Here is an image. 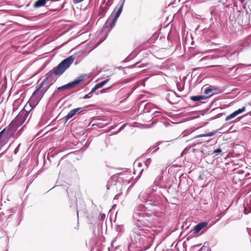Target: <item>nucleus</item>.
<instances>
[{
  "label": "nucleus",
  "mask_w": 251,
  "mask_h": 251,
  "mask_svg": "<svg viewBox=\"0 0 251 251\" xmlns=\"http://www.w3.org/2000/svg\"><path fill=\"white\" fill-rule=\"evenodd\" d=\"M199 151H200V149H197V151L196 152L195 154H196V155L197 156V157L198 158V154H199Z\"/></svg>",
  "instance_id": "nucleus-44"
},
{
  "label": "nucleus",
  "mask_w": 251,
  "mask_h": 251,
  "mask_svg": "<svg viewBox=\"0 0 251 251\" xmlns=\"http://www.w3.org/2000/svg\"><path fill=\"white\" fill-rule=\"evenodd\" d=\"M151 162V159L148 158L144 162V164H145V165L147 167V168H148L149 167V166L150 165Z\"/></svg>",
  "instance_id": "nucleus-24"
},
{
  "label": "nucleus",
  "mask_w": 251,
  "mask_h": 251,
  "mask_svg": "<svg viewBox=\"0 0 251 251\" xmlns=\"http://www.w3.org/2000/svg\"><path fill=\"white\" fill-rule=\"evenodd\" d=\"M81 109H82V108H81V107H78V108L73 109L72 111H73L74 114H75L77 113L80 112L81 111Z\"/></svg>",
  "instance_id": "nucleus-25"
},
{
  "label": "nucleus",
  "mask_w": 251,
  "mask_h": 251,
  "mask_svg": "<svg viewBox=\"0 0 251 251\" xmlns=\"http://www.w3.org/2000/svg\"><path fill=\"white\" fill-rule=\"evenodd\" d=\"M148 152H150L151 151V148H149L148 151H147Z\"/></svg>",
  "instance_id": "nucleus-53"
},
{
  "label": "nucleus",
  "mask_w": 251,
  "mask_h": 251,
  "mask_svg": "<svg viewBox=\"0 0 251 251\" xmlns=\"http://www.w3.org/2000/svg\"><path fill=\"white\" fill-rule=\"evenodd\" d=\"M249 66H251V64H250Z\"/></svg>",
  "instance_id": "nucleus-63"
},
{
  "label": "nucleus",
  "mask_w": 251,
  "mask_h": 251,
  "mask_svg": "<svg viewBox=\"0 0 251 251\" xmlns=\"http://www.w3.org/2000/svg\"><path fill=\"white\" fill-rule=\"evenodd\" d=\"M18 210V208L17 207H14L11 209H10V211L11 213H15L16 212V211Z\"/></svg>",
  "instance_id": "nucleus-35"
},
{
  "label": "nucleus",
  "mask_w": 251,
  "mask_h": 251,
  "mask_svg": "<svg viewBox=\"0 0 251 251\" xmlns=\"http://www.w3.org/2000/svg\"><path fill=\"white\" fill-rule=\"evenodd\" d=\"M133 222L134 226L141 230L145 226H155L158 223V218L152 213L148 212L146 206L140 204L133 211Z\"/></svg>",
  "instance_id": "nucleus-1"
},
{
  "label": "nucleus",
  "mask_w": 251,
  "mask_h": 251,
  "mask_svg": "<svg viewBox=\"0 0 251 251\" xmlns=\"http://www.w3.org/2000/svg\"><path fill=\"white\" fill-rule=\"evenodd\" d=\"M105 215L104 214H102L100 215V219L101 220H103L105 218Z\"/></svg>",
  "instance_id": "nucleus-43"
},
{
  "label": "nucleus",
  "mask_w": 251,
  "mask_h": 251,
  "mask_svg": "<svg viewBox=\"0 0 251 251\" xmlns=\"http://www.w3.org/2000/svg\"><path fill=\"white\" fill-rule=\"evenodd\" d=\"M222 152V150L220 148H218V149H217L216 150H215L214 151H213V153H220Z\"/></svg>",
  "instance_id": "nucleus-30"
},
{
  "label": "nucleus",
  "mask_w": 251,
  "mask_h": 251,
  "mask_svg": "<svg viewBox=\"0 0 251 251\" xmlns=\"http://www.w3.org/2000/svg\"><path fill=\"white\" fill-rule=\"evenodd\" d=\"M21 221V219H20V221L19 222V224L20 223V221Z\"/></svg>",
  "instance_id": "nucleus-62"
},
{
  "label": "nucleus",
  "mask_w": 251,
  "mask_h": 251,
  "mask_svg": "<svg viewBox=\"0 0 251 251\" xmlns=\"http://www.w3.org/2000/svg\"><path fill=\"white\" fill-rule=\"evenodd\" d=\"M248 233L251 236V228L248 230Z\"/></svg>",
  "instance_id": "nucleus-51"
},
{
  "label": "nucleus",
  "mask_w": 251,
  "mask_h": 251,
  "mask_svg": "<svg viewBox=\"0 0 251 251\" xmlns=\"http://www.w3.org/2000/svg\"><path fill=\"white\" fill-rule=\"evenodd\" d=\"M68 89L67 86L66 84L58 87L57 89L54 91V92L52 94V96L53 97H60L61 95L59 94V91L63 90V89Z\"/></svg>",
  "instance_id": "nucleus-15"
},
{
  "label": "nucleus",
  "mask_w": 251,
  "mask_h": 251,
  "mask_svg": "<svg viewBox=\"0 0 251 251\" xmlns=\"http://www.w3.org/2000/svg\"><path fill=\"white\" fill-rule=\"evenodd\" d=\"M84 0H72V1L74 4H77L81 2Z\"/></svg>",
  "instance_id": "nucleus-31"
},
{
  "label": "nucleus",
  "mask_w": 251,
  "mask_h": 251,
  "mask_svg": "<svg viewBox=\"0 0 251 251\" xmlns=\"http://www.w3.org/2000/svg\"><path fill=\"white\" fill-rule=\"evenodd\" d=\"M126 124H125L123 125H122L121 126V127L119 129V130L117 132H114L113 134H116L118 133H119V132H120L122 129H123L125 127V126H126Z\"/></svg>",
  "instance_id": "nucleus-27"
},
{
  "label": "nucleus",
  "mask_w": 251,
  "mask_h": 251,
  "mask_svg": "<svg viewBox=\"0 0 251 251\" xmlns=\"http://www.w3.org/2000/svg\"><path fill=\"white\" fill-rule=\"evenodd\" d=\"M154 105L153 104L151 103H146L144 105V109L143 111L144 113H148L151 111V110L153 109Z\"/></svg>",
  "instance_id": "nucleus-13"
},
{
  "label": "nucleus",
  "mask_w": 251,
  "mask_h": 251,
  "mask_svg": "<svg viewBox=\"0 0 251 251\" xmlns=\"http://www.w3.org/2000/svg\"><path fill=\"white\" fill-rule=\"evenodd\" d=\"M246 110V107L245 106L241 108H240L236 111H234V113H235L236 116L238 115L239 114L242 113V112H244Z\"/></svg>",
  "instance_id": "nucleus-20"
},
{
  "label": "nucleus",
  "mask_w": 251,
  "mask_h": 251,
  "mask_svg": "<svg viewBox=\"0 0 251 251\" xmlns=\"http://www.w3.org/2000/svg\"><path fill=\"white\" fill-rule=\"evenodd\" d=\"M20 146H21V144H19L18 145V146L16 147V148L15 149V150L14 151V154H16L18 152L19 149H20Z\"/></svg>",
  "instance_id": "nucleus-29"
},
{
  "label": "nucleus",
  "mask_w": 251,
  "mask_h": 251,
  "mask_svg": "<svg viewBox=\"0 0 251 251\" xmlns=\"http://www.w3.org/2000/svg\"><path fill=\"white\" fill-rule=\"evenodd\" d=\"M49 0H38L34 4V8H38L44 6Z\"/></svg>",
  "instance_id": "nucleus-16"
},
{
  "label": "nucleus",
  "mask_w": 251,
  "mask_h": 251,
  "mask_svg": "<svg viewBox=\"0 0 251 251\" xmlns=\"http://www.w3.org/2000/svg\"><path fill=\"white\" fill-rule=\"evenodd\" d=\"M207 225L208 223L207 222H201L199 223L196 226H195L193 230L194 233L199 232L201 229L206 226Z\"/></svg>",
  "instance_id": "nucleus-11"
},
{
  "label": "nucleus",
  "mask_w": 251,
  "mask_h": 251,
  "mask_svg": "<svg viewBox=\"0 0 251 251\" xmlns=\"http://www.w3.org/2000/svg\"><path fill=\"white\" fill-rule=\"evenodd\" d=\"M143 195V193H141V194H140V195L139 197H140L141 195Z\"/></svg>",
  "instance_id": "nucleus-56"
},
{
  "label": "nucleus",
  "mask_w": 251,
  "mask_h": 251,
  "mask_svg": "<svg viewBox=\"0 0 251 251\" xmlns=\"http://www.w3.org/2000/svg\"><path fill=\"white\" fill-rule=\"evenodd\" d=\"M162 176H159V177H157L155 181H154V183H155V184L157 186H159L160 187V188H167L168 187L167 185H166V184H164L162 181Z\"/></svg>",
  "instance_id": "nucleus-14"
},
{
  "label": "nucleus",
  "mask_w": 251,
  "mask_h": 251,
  "mask_svg": "<svg viewBox=\"0 0 251 251\" xmlns=\"http://www.w3.org/2000/svg\"><path fill=\"white\" fill-rule=\"evenodd\" d=\"M77 217L78 216V211H77Z\"/></svg>",
  "instance_id": "nucleus-59"
},
{
  "label": "nucleus",
  "mask_w": 251,
  "mask_h": 251,
  "mask_svg": "<svg viewBox=\"0 0 251 251\" xmlns=\"http://www.w3.org/2000/svg\"><path fill=\"white\" fill-rule=\"evenodd\" d=\"M189 131H185V132H184V135H183V136H186V135H187V134H189Z\"/></svg>",
  "instance_id": "nucleus-45"
},
{
  "label": "nucleus",
  "mask_w": 251,
  "mask_h": 251,
  "mask_svg": "<svg viewBox=\"0 0 251 251\" xmlns=\"http://www.w3.org/2000/svg\"><path fill=\"white\" fill-rule=\"evenodd\" d=\"M125 0H120L118 4L114 8L111 15L108 18L106 21L104 25L103 26L102 30H105L109 25L110 27L108 31L115 26L117 20L120 15H121L123 10V6L125 3Z\"/></svg>",
  "instance_id": "nucleus-4"
},
{
  "label": "nucleus",
  "mask_w": 251,
  "mask_h": 251,
  "mask_svg": "<svg viewBox=\"0 0 251 251\" xmlns=\"http://www.w3.org/2000/svg\"><path fill=\"white\" fill-rule=\"evenodd\" d=\"M238 54L236 52H232L230 54H228L227 58L229 60H233L237 58Z\"/></svg>",
  "instance_id": "nucleus-18"
},
{
  "label": "nucleus",
  "mask_w": 251,
  "mask_h": 251,
  "mask_svg": "<svg viewBox=\"0 0 251 251\" xmlns=\"http://www.w3.org/2000/svg\"><path fill=\"white\" fill-rule=\"evenodd\" d=\"M245 176L246 177L251 178V173H247L245 174Z\"/></svg>",
  "instance_id": "nucleus-39"
},
{
  "label": "nucleus",
  "mask_w": 251,
  "mask_h": 251,
  "mask_svg": "<svg viewBox=\"0 0 251 251\" xmlns=\"http://www.w3.org/2000/svg\"><path fill=\"white\" fill-rule=\"evenodd\" d=\"M145 66L144 64H142V65H141L139 67L140 68H142V67H144Z\"/></svg>",
  "instance_id": "nucleus-52"
},
{
  "label": "nucleus",
  "mask_w": 251,
  "mask_h": 251,
  "mask_svg": "<svg viewBox=\"0 0 251 251\" xmlns=\"http://www.w3.org/2000/svg\"><path fill=\"white\" fill-rule=\"evenodd\" d=\"M84 77V76L83 75H80V76L77 77L76 78V79H75V80L66 84L68 89L72 88V87H74L75 86L77 85L81 82L83 81Z\"/></svg>",
  "instance_id": "nucleus-8"
},
{
  "label": "nucleus",
  "mask_w": 251,
  "mask_h": 251,
  "mask_svg": "<svg viewBox=\"0 0 251 251\" xmlns=\"http://www.w3.org/2000/svg\"><path fill=\"white\" fill-rule=\"evenodd\" d=\"M98 89L96 86H95L91 90V92H90V94H92L94 93L96 90Z\"/></svg>",
  "instance_id": "nucleus-37"
},
{
  "label": "nucleus",
  "mask_w": 251,
  "mask_h": 251,
  "mask_svg": "<svg viewBox=\"0 0 251 251\" xmlns=\"http://www.w3.org/2000/svg\"><path fill=\"white\" fill-rule=\"evenodd\" d=\"M111 87H109L108 88H105V89H103L102 90H100V93L101 94H102V93H106L107 92V90L109 89H110Z\"/></svg>",
  "instance_id": "nucleus-34"
},
{
  "label": "nucleus",
  "mask_w": 251,
  "mask_h": 251,
  "mask_svg": "<svg viewBox=\"0 0 251 251\" xmlns=\"http://www.w3.org/2000/svg\"><path fill=\"white\" fill-rule=\"evenodd\" d=\"M200 143L194 144L189 147L186 148L182 152V153H187L188 152H192L195 153L197 151L198 148H195L194 147L199 145Z\"/></svg>",
  "instance_id": "nucleus-10"
},
{
  "label": "nucleus",
  "mask_w": 251,
  "mask_h": 251,
  "mask_svg": "<svg viewBox=\"0 0 251 251\" xmlns=\"http://www.w3.org/2000/svg\"><path fill=\"white\" fill-rule=\"evenodd\" d=\"M132 243L128 246V249L136 247L141 251L146 250L150 248L153 242V238L151 236L141 235L140 233H135L131 235Z\"/></svg>",
  "instance_id": "nucleus-3"
},
{
  "label": "nucleus",
  "mask_w": 251,
  "mask_h": 251,
  "mask_svg": "<svg viewBox=\"0 0 251 251\" xmlns=\"http://www.w3.org/2000/svg\"><path fill=\"white\" fill-rule=\"evenodd\" d=\"M49 88V86H47L46 87H44L42 89H41V90H39V92L41 93H42L43 94V96H44V94L45 93V92L47 91V90H48Z\"/></svg>",
  "instance_id": "nucleus-26"
},
{
  "label": "nucleus",
  "mask_w": 251,
  "mask_h": 251,
  "mask_svg": "<svg viewBox=\"0 0 251 251\" xmlns=\"http://www.w3.org/2000/svg\"><path fill=\"white\" fill-rule=\"evenodd\" d=\"M43 97L42 93H41L38 89H36L31 97H30L29 102L31 106H36Z\"/></svg>",
  "instance_id": "nucleus-7"
},
{
  "label": "nucleus",
  "mask_w": 251,
  "mask_h": 251,
  "mask_svg": "<svg viewBox=\"0 0 251 251\" xmlns=\"http://www.w3.org/2000/svg\"><path fill=\"white\" fill-rule=\"evenodd\" d=\"M143 170H144V169H142V170H141V172H142L143 171Z\"/></svg>",
  "instance_id": "nucleus-61"
},
{
  "label": "nucleus",
  "mask_w": 251,
  "mask_h": 251,
  "mask_svg": "<svg viewBox=\"0 0 251 251\" xmlns=\"http://www.w3.org/2000/svg\"><path fill=\"white\" fill-rule=\"evenodd\" d=\"M124 226L122 225H117L115 227V230L117 232H121L123 229Z\"/></svg>",
  "instance_id": "nucleus-23"
},
{
  "label": "nucleus",
  "mask_w": 251,
  "mask_h": 251,
  "mask_svg": "<svg viewBox=\"0 0 251 251\" xmlns=\"http://www.w3.org/2000/svg\"><path fill=\"white\" fill-rule=\"evenodd\" d=\"M110 183H111V182L110 181H109L108 182V184H107V189H109V184H110Z\"/></svg>",
  "instance_id": "nucleus-47"
},
{
  "label": "nucleus",
  "mask_w": 251,
  "mask_h": 251,
  "mask_svg": "<svg viewBox=\"0 0 251 251\" xmlns=\"http://www.w3.org/2000/svg\"><path fill=\"white\" fill-rule=\"evenodd\" d=\"M11 215H12L11 214H10L9 218H10V217L11 216Z\"/></svg>",
  "instance_id": "nucleus-60"
},
{
  "label": "nucleus",
  "mask_w": 251,
  "mask_h": 251,
  "mask_svg": "<svg viewBox=\"0 0 251 251\" xmlns=\"http://www.w3.org/2000/svg\"><path fill=\"white\" fill-rule=\"evenodd\" d=\"M137 64L138 63L135 64L134 65H133V67H135Z\"/></svg>",
  "instance_id": "nucleus-54"
},
{
  "label": "nucleus",
  "mask_w": 251,
  "mask_h": 251,
  "mask_svg": "<svg viewBox=\"0 0 251 251\" xmlns=\"http://www.w3.org/2000/svg\"><path fill=\"white\" fill-rule=\"evenodd\" d=\"M212 91V89L209 88H207L205 89L204 91V93L206 94H208L210 92H211Z\"/></svg>",
  "instance_id": "nucleus-28"
},
{
  "label": "nucleus",
  "mask_w": 251,
  "mask_h": 251,
  "mask_svg": "<svg viewBox=\"0 0 251 251\" xmlns=\"http://www.w3.org/2000/svg\"><path fill=\"white\" fill-rule=\"evenodd\" d=\"M162 200L161 196L157 195L155 193L150 194L146 201V205H151L152 206H157L161 205Z\"/></svg>",
  "instance_id": "nucleus-5"
},
{
  "label": "nucleus",
  "mask_w": 251,
  "mask_h": 251,
  "mask_svg": "<svg viewBox=\"0 0 251 251\" xmlns=\"http://www.w3.org/2000/svg\"><path fill=\"white\" fill-rule=\"evenodd\" d=\"M4 217V214L3 213H0V222L3 219Z\"/></svg>",
  "instance_id": "nucleus-40"
},
{
  "label": "nucleus",
  "mask_w": 251,
  "mask_h": 251,
  "mask_svg": "<svg viewBox=\"0 0 251 251\" xmlns=\"http://www.w3.org/2000/svg\"><path fill=\"white\" fill-rule=\"evenodd\" d=\"M75 115V114L72 110H71L64 118L65 123H66L70 119L72 118Z\"/></svg>",
  "instance_id": "nucleus-17"
},
{
  "label": "nucleus",
  "mask_w": 251,
  "mask_h": 251,
  "mask_svg": "<svg viewBox=\"0 0 251 251\" xmlns=\"http://www.w3.org/2000/svg\"><path fill=\"white\" fill-rule=\"evenodd\" d=\"M98 89L102 87L100 82H99L95 85Z\"/></svg>",
  "instance_id": "nucleus-38"
},
{
  "label": "nucleus",
  "mask_w": 251,
  "mask_h": 251,
  "mask_svg": "<svg viewBox=\"0 0 251 251\" xmlns=\"http://www.w3.org/2000/svg\"><path fill=\"white\" fill-rule=\"evenodd\" d=\"M29 113L30 111L23 109L12 121L11 124H15V126L18 127L21 126L25 122Z\"/></svg>",
  "instance_id": "nucleus-6"
},
{
  "label": "nucleus",
  "mask_w": 251,
  "mask_h": 251,
  "mask_svg": "<svg viewBox=\"0 0 251 251\" xmlns=\"http://www.w3.org/2000/svg\"><path fill=\"white\" fill-rule=\"evenodd\" d=\"M144 104V102L143 101V102H142V103H141V105H142V104Z\"/></svg>",
  "instance_id": "nucleus-58"
},
{
  "label": "nucleus",
  "mask_w": 251,
  "mask_h": 251,
  "mask_svg": "<svg viewBox=\"0 0 251 251\" xmlns=\"http://www.w3.org/2000/svg\"><path fill=\"white\" fill-rule=\"evenodd\" d=\"M210 96L207 97L204 95H199V96H191L190 98V99L194 101H200L201 100H206L208 98H209Z\"/></svg>",
  "instance_id": "nucleus-12"
},
{
  "label": "nucleus",
  "mask_w": 251,
  "mask_h": 251,
  "mask_svg": "<svg viewBox=\"0 0 251 251\" xmlns=\"http://www.w3.org/2000/svg\"><path fill=\"white\" fill-rule=\"evenodd\" d=\"M75 59V57L71 55L63 60L56 67L53 68L46 75L45 78L39 84L36 89L39 91L46 81H50L51 84L54 82L57 78L70 67Z\"/></svg>",
  "instance_id": "nucleus-2"
},
{
  "label": "nucleus",
  "mask_w": 251,
  "mask_h": 251,
  "mask_svg": "<svg viewBox=\"0 0 251 251\" xmlns=\"http://www.w3.org/2000/svg\"><path fill=\"white\" fill-rule=\"evenodd\" d=\"M182 177H183V175H182L181 176H180L179 177L180 181H179V184H178V185H179V186L180 185V183H181V178H182Z\"/></svg>",
  "instance_id": "nucleus-49"
},
{
  "label": "nucleus",
  "mask_w": 251,
  "mask_h": 251,
  "mask_svg": "<svg viewBox=\"0 0 251 251\" xmlns=\"http://www.w3.org/2000/svg\"><path fill=\"white\" fill-rule=\"evenodd\" d=\"M159 113V112H158V111H154V112L153 113V115H154V117L156 116L155 115H156V114H157V113Z\"/></svg>",
  "instance_id": "nucleus-46"
},
{
  "label": "nucleus",
  "mask_w": 251,
  "mask_h": 251,
  "mask_svg": "<svg viewBox=\"0 0 251 251\" xmlns=\"http://www.w3.org/2000/svg\"><path fill=\"white\" fill-rule=\"evenodd\" d=\"M107 36H108V33H107V34L104 36V38H103V40H102V41H103L104 40H105V39L107 38Z\"/></svg>",
  "instance_id": "nucleus-50"
},
{
  "label": "nucleus",
  "mask_w": 251,
  "mask_h": 251,
  "mask_svg": "<svg viewBox=\"0 0 251 251\" xmlns=\"http://www.w3.org/2000/svg\"><path fill=\"white\" fill-rule=\"evenodd\" d=\"M222 128H223V127H221L219 129H218L217 130H215L212 131H211V132H210L209 133H208L199 134V135H196V136H194L192 138L193 139H196V138H201V137H211V136H212L214 135L215 134H216L218 132L221 133V132H220L219 131L222 130Z\"/></svg>",
  "instance_id": "nucleus-9"
},
{
  "label": "nucleus",
  "mask_w": 251,
  "mask_h": 251,
  "mask_svg": "<svg viewBox=\"0 0 251 251\" xmlns=\"http://www.w3.org/2000/svg\"><path fill=\"white\" fill-rule=\"evenodd\" d=\"M21 214V212L20 211H19V212H18V215H20Z\"/></svg>",
  "instance_id": "nucleus-57"
},
{
  "label": "nucleus",
  "mask_w": 251,
  "mask_h": 251,
  "mask_svg": "<svg viewBox=\"0 0 251 251\" xmlns=\"http://www.w3.org/2000/svg\"><path fill=\"white\" fill-rule=\"evenodd\" d=\"M4 131H5V129H3L2 131H1L0 132V139L1 138Z\"/></svg>",
  "instance_id": "nucleus-42"
},
{
  "label": "nucleus",
  "mask_w": 251,
  "mask_h": 251,
  "mask_svg": "<svg viewBox=\"0 0 251 251\" xmlns=\"http://www.w3.org/2000/svg\"><path fill=\"white\" fill-rule=\"evenodd\" d=\"M44 125H45L44 122H43L42 120H41L39 122L38 126L39 127H42V126H43Z\"/></svg>",
  "instance_id": "nucleus-33"
},
{
  "label": "nucleus",
  "mask_w": 251,
  "mask_h": 251,
  "mask_svg": "<svg viewBox=\"0 0 251 251\" xmlns=\"http://www.w3.org/2000/svg\"><path fill=\"white\" fill-rule=\"evenodd\" d=\"M109 81V79H107L105 80H103L101 82H100L101 84V85L103 86H104L105 84H106L108 81Z\"/></svg>",
  "instance_id": "nucleus-32"
},
{
  "label": "nucleus",
  "mask_w": 251,
  "mask_h": 251,
  "mask_svg": "<svg viewBox=\"0 0 251 251\" xmlns=\"http://www.w3.org/2000/svg\"><path fill=\"white\" fill-rule=\"evenodd\" d=\"M155 148V149L153 151V152H155L157 150H158L159 149V147H158V146H157Z\"/></svg>",
  "instance_id": "nucleus-48"
},
{
  "label": "nucleus",
  "mask_w": 251,
  "mask_h": 251,
  "mask_svg": "<svg viewBox=\"0 0 251 251\" xmlns=\"http://www.w3.org/2000/svg\"><path fill=\"white\" fill-rule=\"evenodd\" d=\"M205 153L204 151L202 148H200V151H199L198 158L201 159L204 157Z\"/></svg>",
  "instance_id": "nucleus-19"
},
{
  "label": "nucleus",
  "mask_w": 251,
  "mask_h": 251,
  "mask_svg": "<svg viewBox=\"0 0 251 251\" xmlns=\"http://www.w3.org/2000/svg\"><path fill=\"white\" fill-rule=\"evenodd\" d=\"M237 173L238 174H243V173H244V171H243V170H238L237 172Z\"/></svg>",
  "instance_id": "nucleus-41"
},
{
  "label": "nucleus",
  "mask_w": 251,
  "mask_h": 251,
  "mask_svg": "<svg viewBox=\"0 0 251 251\" xmlns=\"http://www.w3.org/2000/svg\"><path fill=\"white\" fill-rule=\"evenodd\" d=\"M138 166L139 167L142 166V164L141 163H139Z\"/></svg>",
  "instance_id": "nucleus-55"
},
{
  "label": "nucleus",
  "mask_w": 251,
  "mask_h": 251,
  "mask_svg": "<svg viewBox=\"0 0 251 251\" xmlns=\"http://www.w3.org/2000/svg\"><path fill=\"white\" fill-rule=\"evenodd\" d=\"M236 116V115L235 113H234V112H233V113H232L230 115H229L227 116H226V118L225 120L226 121H228L229 120H231V119L235 118Z\"/></svg>",
  "instance_id": "nucleus-22"
},
{
  "label": "nucleus",
  "mask_w": 251,
  "mask_h": 251,
  "mask_svg": "<svg viewBox=\"0 0 251 251\" xmlns=\"http://www.w3.org/2000/svg\"><path fill=\"white\" fill-rule=\"evenodd\" d=\"M250 203H248V201L246 202V204H244V210H245V213L247 214L249 213L250 211H247V207H248L249 208L251 207V201H250Z\"/></svg>",
  "instance_id": "nucleus-21"
},
{
  "label": "nucleus",
  "mask_w": 251,
  "mask_h": 251,
  "mask_svg": "<svg viewBox=\"0 0 251 251\" xmlns=\"http://www.w3.org/2000/svg\"><path fill=\"white\" fill-rule=\"evenodd\" d=\"M91 94H90V93H88V94L85 95L84 96L83 98H84V99H89V98H90L91 97V96H90V95H91Z\"/></svg>",
  "instance_id": "nucleus-36"
}]
</instances>
